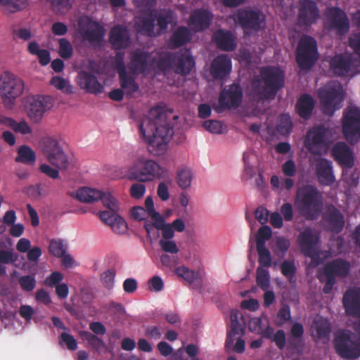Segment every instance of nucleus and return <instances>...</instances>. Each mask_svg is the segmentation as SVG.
<instances>
[{"mask_svg": "<svg viewBox=\"0 0 360 360\" xmlns=\"http://www.w3.org/2000/svg\"><path fill=\"white\" fill-rule=\"evenodd\" d=\"M167 116L165 106L158 105L150 108L148 115L139 124L140 136L153 155H161L167 151L168 143L174 134Z\"/></svg>", "mask_w": 360, "mask_h": 360, "instance_id": "nucleus-1", "label": "nucleus"}, {"mask_svg": "<svg viewBox=\"0 0 360 360\" xmlns=\"http://www.w3.org/2000/svg\"><path fill=\"white\" fill-rule=\"evenodd\" d=\"M77 198L83 202L91 203L101 200L103 205L109 210L101 212L99 218L108 225L113 232L123 234L127 232L128 226L125 220L117 214L118 210L117 200L109 193L88 187L81 188L77 191Z\"/></svg>", "mask_w": 360, "mask_h": 360, "instance_id": "nucleus-2", "label": "nucleus"}, {"mask_svg": "<svg viewBox=\"0 0 360 360\" xmlns=\"http://www.w3.org/2000/svg\"><path fill=\"white\" fill-rule=\"evenodd\" d=\"M323 205L322 193L315 186L307 184L297 190L294 206L306 220H316L321 215Z\"/></svg>", "mask_w": 360, "mask_h": 360, "instance_id": "nucleus-3", "label": "nucleus"}, {"mask_svg": "<svg viewBox=\"0 0 360 360\" xmlns=\"http://www.w3.org/2000/svg\"><path fill=\"white\" fill-rule=\"evenodd\" d=\"M284 86V74L278 68L266 66L260 70L251 83L253 94L259 98H274Z\"/></svg>", "mask_w": 360, "mask_h": 360, "instance_id": "nucleus-4", "label": "nucleus"}, {"mask_svg": "<svg viewBox=\"0 0 360 360\" xmlns=\"http://www.w3.org/2000/svg\"><path fill=\"white\" fill-rule=\"evenodd\" d=\"M320 237L311 228H306L297 237V242L303 255L311 259L309 266L316 268L331 257L329 250L319 248Z\"/></svg>", "mask_w": 360, "mask_h": 360, "instance_id": "nucleus-5", "label": "nucleus"}, {"mask_svg": "<svg viewBox=\"0 0 360 360\" xmlns=\"http://www.w3.org/2000/svg\"><path fill=\"white\" fill-rule=\"evenodd\" d=\"M350 264L347 261L337 258L327 262L322 269L319 270L318 279L324 284L323 292H331L336 283V278L346 277L350 271Z\"/></svg>", "mask_w": 360, "mask_h": 360, "instance_id": "nucleus-6", "label": "nucleus"}, {"mask_svg": "<svg viewBox=\"0 0 360 360\" xmlns=\"http://www.w3.org/2000/svg\"><path fill=\"white\" fill-rule=\"evenodd\" d=\"M24 89V81L18 76L9 71L1 74L0 96L6 108L13 107L15 99L22 94Z\"/></svg>", "mask_w": 360, "mask_h": 360, "instance_id": "nucleus-7", "label": "nucleus"}, {"mask_svg": "<svg viewBox=\"0 0 360 360\" xmlns=\"http://www.w3.org/2000/svg\"><path fill=\"white\" fill-rule=\"evenodd\" d=\"M319 96L323 114L333 115L342 106L344 100L342 86L339 82H332L319 89Z\"/></svg>", "mask_w": 360, "mask_h": 360, "instance_id": "nucleus-8", "label": "nucleus"}, {"mask_svg": "<svg viewBox=\"0 0 360 360\" xmlns=\"http://www.w3.org/2000/svg\"><path fill=\"white\" fill-rule=\"evenodd\" d=\"M265 20V15L259 9L250 7L238 9L234 15L235 22L246 34L259 31L264 27Z\"/></svg>", "mask_w": 360, "mask_h": 360, "instance_id": "nucleus-9", "label": "nucleus"}, {"mask_svg": "<svg viewBox=\"0 0 360 360\" xmlns=\"http://www.w3.org/2000/svg\"><path fill=\"white\" fill-rule=\"evenodd\" d=\"M318 56L316 40L310 36H303L296 49L295 60L297 65L302 70H309L316 63Z\"/></svg>", "mask_w": 360, "mask_h": 360, "instance_id": "nucleus-10", "label": "nucleus"}, {"mask_svg": "<svg viewBox=\"0 0 360 360\" xmlns=\"http://www.w3.org/2000/svg\"><path fill=\"white\" fill-rule=\"evenodd\" d=\"M334 345L336 352L342 358L356 359L360 356V338L349 330L338 333Z\"/></svg>", "mask_w": 360, "mask_h": 360, "instance_id": "nucleus-11", "label": "nucleus"}, {"mask_svg": "<svg viewBox=\"0 0 360 360\" xmlns=\"http://www.w3.org/2000/svg\"><path fill=\"white\" fill-rule=\"evenodd\" d=\"M332 133L323 125L314 126L307 132L304 139L305 148L314 155H320L322 150L327 147Z\"/></svg>", "mask_w": 360, "mask_h": 360, "instance_id": "nucleus-12", "label": "nucleus"}, {"mask_svg": "<svg viewBox=\"0 0 360 360\" xmlns=\"http://www.w3.org/2000/svg\"><path fill=\"white\" fill-rule=\"evenodd\" d=\"M40 147L43 154L52 165L60 170L68 168V157L56 139L49 136L44 137L40 141Z\"/></svg>", "mask_w": 360, "mask_h": 360, "instance_id": "nucleus-13", "label": "nucleus"}, {"mask_svg": "<svg viewBox=\"0 0 360 360\" xmlns=\"http://www.w3.org/2000/svg\"><path fill=\"white\" fill-rule=\"evenodd\" d=\"M53 99L49 96H29L25 101V109L30 120L36 124L41 122L44 114L53 107Z\"/></svg>", "mask_w": 360, "mask_h": 360, "instance_id": "nucleus-14", "label": "nucleus"}, {"mask_svg": "<svg viewBox=\"0 0 360 360\" xmlns=\"http://www.w3.org/2000/svg\"><path fill=\"white\" fill-rule=\"evenodd\" d=\"M162 174L161 167L153 160L137 161L129 169L128 179L139 181H150L160 178Z\"/></svg>", "mask_w": 360, "mask_h": 360, "instance_id": "nucleus-15", "label": "nucleus"}, {"mask_svg": "<svg viewBox=\"0 0 360 360\" xmlns=\"http://www.w3.org/2000/svg\"><path fill=\"white\" fill-rule=\"evenodd\" d=\"M155 63L153 52L136 49L130 53L129 69L135 75L150 74L154 70Z\"/></svg>", "mask_w": 360, "mask_h": 360, "instance_id": "nucleus-16", "label": "nucleus"}, {"mask_svg": "<svg viewBox=\"0 0 360 360\" xmlns=\"http://www.w3.org/2000/svg\"><path fill=\"white\" fill-rule=\"evenodd\" d=\"M79 31L82 39L91 46L98 47L102 44L105 29L98 22L90 18L80 19L78 22Z\"/></svg>", "mask_w": 360, "mask_h": 360, "instance_id": "nucleus-17", "label": "nucleus"}, {"mask_svg": "<svg viewBox=\"0 0 360 360\" xmlns=\"http://www.w3.org/2000/svg\"><path fill=\"white\" fill-rule=\"evenodd\" d=\"M243 100V89L239 84L233 83L223 88L219 96L217 112L235 109L239 107Z\"/></svg>", "mask_w": 360, "mask_h": 360, "instance_id": "nucleus-18", "label": "nucleus"}, {"mask_svg": "<svg viewBox=\"0 0 360 360\" xmlns=\"http://www.w3.org/2000/svg\"><path fill=\"white\" fill-rule=\"evenodd\" d=\"M342 132L350 144H354L360 140V110L359 108H352L344 115Z\"/></svg>", "mask_w": 360, "mask_h": 360, "instance_id": "nucleus-19", "label": "nucleus"}, {"mask_svg": "<svg viewBox=\"0 0 360 360\" xmlns=\"http://www.w3.org/2000/svg\"><path fill=\"white\" fill-rule=\"evenodd\" d=\"M315 174L319 184L323 186H330L335 181L333 162L323 158L316 160Z\"/></svg>", "mask_w": 360, "mask_h": 360, "instance_id": "nucleus-20", "label": "nucleus"}, {"mask_svg": "<svg viewBox=\"0 0 360 360\" xmlns=\"http://www.w3.org/2000/svg\"><path fill=\"white\" fill-rule=\"evenodd\" d=\"M231 69V58L226 54H220L211 63L210 71L214 79L222 80L230 75Z\"/></svg>", "mask_w": 360, "mask_h": 360, "instance_id": "nucleus-21", "label": "nucleus"}, {"mask_svg": "<svg viewBox=\"0 0 360 360\" xmlns=\"http://www.w3.org/2000/svg\"><path fill=\"white\" fill-rule=\"evenodd\" d=\"M342 305L347 316L360 319V288L348 289L343 295Z\"/></svg>", "mask_w": 360, "mask_h": 360, "instance_id": "nucleus-22", "label": "nucleus"}, {"mask_svg": "<svg viewBox=\"0 0 360 360\" xmlns=\"http://www.w3.org/2000/svg\"><path fill=\"white\" fill-rule=\"evenodd\" d=\"M331 154L334 160L343 168L350 169L354 165L352 150L345 142H338L332 148Z\"/></svg>", "mask_w": 360, "mask_h": 360, "instance_id": "nucleus-23", "label": "nucleus"}, {"mask_svg": "<svg viewBox=\"0 0 360 360\" xmlns=\"http://www.w3.org/2000/svg\"><path fill=\"white\" fill-rule=\"evenodd\" d=\"M330 29H334L340 34H345L349 30V21L346 13L338 7H331L328 9Z\"/></svg>", "mask_w": 360, "mask_h": 360, "instance_id": "nucleus-24", "label": "nucleus"}, {"mask_svg": "<svg viewBox=\"0 0 360 360\" xmlns=\"http://www.w3.org/2000/svg\"><path fill=\"white\" fill-rule=\"evenodd\" d=\"M155 63L153 72L159 74H167L172 70H174L176 53L166 51H157L154 54Z\"/></svg>", "mask_w": 360, "mask_h": 360, "instance_id": "nucleus-25", "label": "nucleus"}, {"mask_svg": "<svg viewBox=\"0 0 360 360\" xmlns=\"http://www.w3.org/2000/svg\"><path fill=\"white\" fill-rule=\"evenodd\" d=\"M212 20V13L206 9H196L190 15L188 24L195 32H202L209 27Z\"/></svg>", "mask_w": 360, "mask_h": 360, "instance_id": "nucleus-26", "label": "nucleus"}, {"mask_svg": "<svg viewBox=\"0 0 360 360\" xmlns=\"http://www.w3.org/2000/svg\"><path fill=\"white\" fill-rule=\"evenodd\" d=\"M109 41L115 50L127 49L130 45V36L126 27L118 25L110 31Z\"/></svg>", "mask_w": 360, "mask_h": 360, "instance_id": "nucleus-27", "label": "nucleus"}, {"mask_svg": "<svg viewBox=\"0 0 360 360\" xmlns=\"http://www.w3.org/2000/svg\"><path fill=\"white\" fill-rule=\"evenodd\" d=\"M231 325L230 330L227 333L226 346L233 344L236 335L243 336L245 332V321L243 317L238 310H232L230 315Z\"/></svg>", "mask_w": 360, "mask_h": 360, "instance_id": "nucleus-28", "label": "nucleus"}, {"mask_svg": "<svg viewBox=\"0 0 360 360\" xmlns=\"http://www.w3.org/2000/svg\"><path fill=\"white\" fill-rule=\"evenodd\" d=\"M319 17L316 4L311 0H304L299 10L298 20L304 25H310Z\"/></svg>", "mask_w": 360, "mask_h": 360, "instance_id": "nucleus-29", "label": "nucleus"}, {"mask_svg": "<svg viewBox=\"0 0 360 360\" xmlns=\"http://www.w3.org/2000/svg\"><path fill=\"white\" fill-rule=\"evenodd\" d=\"M352 65V60L349 56L339 53L335 55L329 62L330 70L338 77L347 76Z\"/></svg>", "mask_w": 360, "mask_h": 360, "instance_id": "nucleus-30", "label": "nucleus"}, {"mask_svg": "<svg viewBox=\"0 0 360 360\" xmlns=\"http://www.w3.org/2000/svg\"><path fill=\"white\" fill-rule=\"evenodd\" d=\"M212 41L219 49L225 51H232L237 46L235 37L229 30L220 29L216 31L213 34Z\"/></svg>", "mask_w": 360, "mask_h": 360, "instance_id": "nucleus-31", "label": "nucleus"}, {"mask_svg": "<svg viewBox=\"0 0 360 360\" xmlns=\"http://www.w3.org/2000/svg\"><path fill=\"white\" fill-rule=\"evenodd\" d=\"M79 84L82 89L91 94H98L103 91V86L97 77L88 72H81L79 74Z\"/></svg>", "mask_w": 360, "mask_h": 360, "instance_id": "nucleus-32", "label": "nucleus"}, {"mask_svg": "<svg viewBox=\"0 0 360 360\" xmlns=\"http://www.w3.org/2000/svg\"><path fill=\"white\" fill-rule=\"evenodd\" d=\"M330 230L335 233H340L345 226V218L341 212L332 206L327 210L325 216Z\"/></svg>", "mask_w": 360, "mask_h": 360, "instance_id": "nucleus-33", "label": "nucleus"}, {"mask_svg": "<svg viewBox=\"0 0 360 360\" xmlns=\"http://www.w3.org/2000/svg\"><path fill=\"white\" fill-rule=\"evenodd\" d=\"M194 66V59L188 50L181 53H176V59L174 70L176 74L187 75L190 74Z\"/></svg>", "mask_w": 360, "mask_h": 360, "instance_id": "nucleus-34", "label": "nucleus"}, {"mask_svg": "<svg viewBox=\"0 0 360 360\" xmlns=\"http://www.w3.org/2000/svg\"><path fill=\"white\" fill-rule=\"evenodd\" d=\"M315 106V102L313 97L309 94H304L300 96L295 105V110L297 115L304 119L308 120L312 115Z\"/></svg>", "mask_w": 360, "mask_h": 360, "instance_id": "nucleus-35", "label": "nucleus"}, {"mask_svg": "<svg viewBox=\"0 0 360 360\" xmlns=\"http://www.w3.org/2000/svg\"><path fill=\"white\" fill-rule=\"evenodd\" d=\"M191 39L190 30L184 26H180L174 31L168 42L170 49H178L186 44Z\"/></svg>", "mask_w": 360, "mask_h": 360, "instance_id": "nucleus-36", "label": "nucleus"}, {"mask_svg": "<svg viewBox=\"0 0 360 360\" xmlns=\"http://www.w3.org/2000/svg\"><path fill=\"white\" fill-rule=\"evenodd\" d=\"M311 329L318 339L328 340L331 332L330 324L323 317L316 319L312 324Z\"/></svg>", "mask_w": 360, "mask_h": 360, "instance_id": "nucleus-37", "label": "nucleus"}, {"mask_svg": "<svg viewBox=\"0 0 360 360\" xmlns=\"http://www.w3.org/2000/svg\"><path fill=\"white\" fill-rule=\"evenodd\" d=\"M18 155L15 158L16 162L33 165L36 162V153L28 146L22 145L17 150Z\"/></svg>", "mask_w": 360, "mask_h": 360, "instance_id": "nucleus-38", "label": "nucleus"}, {"mask_svg": "<svg viewBox=\"0 0 360 360\" xmlns=\"http://www.w3.org/2000/svg\"><path fill=\"white\" fill-rule=\"evenodd\" d=\"M155 18L152 13L148 14L147 16L139 18L136 24L139 32L152 37L154 35Z\"/></svg>", "mask_w": 360, "mask_h": 360, "instance_id": "nucleus-39", "label": "nucleus"}, {"mask_svg": "<svg viewBox=\"0 0 360 360\" xmlns=\"http://www.w3.org/2000/svg\"><path fill=\"white\" fill-rule=\"evenodd\" d=\"M27 6V0H0V7L5 8L9 13L22 11Z\"/></svg>", "mask_w": 360, "mask_h": 360, "instance_id": "nucleus-40", "label": "nucleus"}, {"mask_svg": "<svg viewBox=\"0 0 360 360\" xmlns=\"http://www.w3.org/2000/svg\"><path fill=\"white\" fill-rule=\"evenodd\" d=\"M258 254L259 266L264 269L269 268L272 264V257L271 252L266 245L256 246Z\"/></svg>", "mask_w": 360, "mask_h": 360, "instance_id": "nucleus-41", "label": "nucleus"}, {"mask_svg": "<svg viewBox=\"0 0 360 360\" xmlns=\"http://www.w3.org/2000/svg\"><path fill=\"white\" fill-rule=\"evenodd\" d=\"M292 339H289V344L293 347L297 349L298 344H303L302 336L304 334V327L300 323H294L290 329Z\"/></svg>", "mask_w": 360, "mask_h": 360, "instance_id": "nucleus-42", "label": "nucleus"}, {"mask_svg": "<svg viewBox=\"0 0 360 360\" xmlns=\"http://www.w3.org/2000/svg\"><path fill=\"white\" fill-rule=\"evenodd\" d=\"M193 179V173L188 167H183L177 172L176 181L182 189L188 188Z\"/></svg>", "mask_w": 360, "mask_h": 360, "instance_id": "nucleus-43", "label": "nucleus"}, {"mask_svg": "<svg viewBox=\"0 0 360 360\" xmlns=\"http://www.w3.org/2000/svg\"><path fill=\"white\" fill-rule=\"evenodd\" d=\"M175 274L188 281L189 283H193L195 281L200 278L201 274L199 271H195L189 269L185 266H181L175 269Z\"/></svg>", "mask_w": 360, "mask_h": 360, "instance_id": "nucleus-44", "label": "nucleus"}, {"mask_svg": "<svg viewBox=\"0 0 360 360\" xmlns=\"http://www.w3.org/2000/svg\"><path fill=\"white\" fill-rule=\"evenodd\" d=\"M155 228L162 231L163 240H170L174 236V231L170 224H166L162 216L155 220Z\"/></svg>", "mask_w": 360, "mask_h": 360, "instance_id": "nucleus-45", "label": "nucleus"}, {"mask_svg": "<svg viewBox=\"0 0 360 360\" xmlns=\"http://www.w3.org/2000/svg\"><path fill=\"white\" fill-rule=\"evenodd\" d=\"M79 334L80 338L84 341H86L89 347L94 349H99L104 345L103 341L101 338L89 331L82 330Z\"/></svg>", "mask_w": 360, "mask_h": 360, "instance_id": "nucleus-46", "label": "nucleus"}, {"mask_svg": "<svg viewBox=\"0 0 360 360\" xmlns=\"http://www.w3.org/2000/svg\"><path fill=\"white\" fill-rule=\"evenodd\" d=\"M256 282L262 290H268L270 285V275L267 269L257 267L256 270Z\"/></svg>", "mask_w": 360, "mask_h": 360, "instance_id": "nucleus-47", "label": "nucleus"}, {"mask_svg": "<svg viewBox=\"0 0 360 360\" xmlns=\"http://www.w3.org/2000/svg\"><path fill=\"white\" fill-rule=\"evenodd\" d=\"M120 82L122 89L127 95H131L139 90V84L136 82L135 79L131 76H126L121 79Z\"/></svg>", "mask_w": 360, "mask_h": 360, "instance_id": "nucleus-48", "label": "nucleus"}, {"mask_svg": "<svg viewBox=\"0 0 360 360\" xmlns=\"http://www.w3.org/2000/svg\"><path fill=\"white\" fill-rule=\"evenodd\" d=\"M282 274L286 277L289 282L295 281L296 266L293 261L284 260L281 265Z\"/></svg>", "mask_w": 360, "mask_h": 360, "instance_id": "nucleus-49", "label": "nucleus"}, {"mask_svg": "<svg viewBox=\"0 0 360 360\" xmlns=\"http://www.w3.org/2000/svg\"><path fill=\"white\" fill-rule=\"evenodd\" d=\"M15 260L12 250H0V276L6 274V267L3 264H12Z\"/></svg>", "mask_w": 360, "mask_h": 360, "instance_id": "nucleus-50", "label": "nucleus"}, {"mask_svg": "<svg viewBox=\"0 0 360 360\" xmlns=\"http://www.w3.org/2000/svg\"><path fill=\"white\" fill-rule=\"evenodd\" d=\"M272 236V230L270 226L264 224L258 230L256 236V246H264L266 240H269Z\"/></svg>", "mask_w": 360, "mask_h": 360, "instance_id": "nucleus-51", "label": "nucleus"}, {"mask_svg": "<svg viewBox=\"0 0 360 360\" xmlns=\"http://www.w3.org/2000/svg\"><path fill=\"white\" fill-rule=\"evenodd\" d=\"M49 252L56 257H61L66 252V248L61 240H51L49 247Z\"/></svg>", "mask_w": 360, "mask_h": 360, "instance_id": "nucleus-52", "label": "nucleus"}, {"mask_svg": "<svg viewBox=\"0 0 360 360\" xmlns=\"http://www.w3.org/2000/svg\"><path fill=\"white\" fill-rule=\"evenodd\" d=\"M73 49L70 42L65 39L62 38L59 39V54L64 58L68 59L72 55Z\"/></svg>", "mask_w": 360, "mask_h": 360, "instance_id": "nucleus-53", "label": "nucleus"}, {"mask_svg": "<svg viewBox=\"0 0 360 360\" xmlns=\"http://www.w3.org/2000/svg\"><path fill=\"white\" fill-rule=\"evenodd\" d=\"M290 245V240L284 236H279L276 238L275 244V252L276 255L284 256L288 252Z\"/></svg>", "mask_w": 360, "mask_h": 360, "instance_id": "nucleus-54", "label": "nucleus"}, {"mask_svg": "<svg viewBox=\"0 0 360 360\" xmlns=\"http://www.w3.org/2000/svg\"><path fill=\"white\" fill-rule=\"evenodd\" d=\"M291 319L290 309L288 304H284L277 313L276 325L281 326Z\"/></svg>", "mask_w": 360, "mask_h": 360, "instance_id": "nucleus-55", "label": "nucleus"}, {"mask_svg": "<svg viewBox=\"0 0 360 360\" xmlns=\"http://www.w3.org/2000/svg\"><path fill=\"white\" fill-rule=\"evenodd\" d=\"M50 84L56 89L63 91L67 94H71L72 92V88L68 84L67 80L59 76L53 77Z\"/></svg>", "mask_w": 360, "mask_h": 360, "instance_id": "nucleus-56", "label": "nucleus"}, {"mask_svg": "<svg viewBox=\"0 0 360 360\" xmlns=\"http://www.w3.org/2000/svg\"><path fill=\"white\" fill-rule=\"evenodd\" d=\"M157 25L160 31L167 28L168 25L172 21V12L170 11L162 12L156 17Z\"/></svg>", "mask_w": 360, "mask_h": 360, "instance_id": "nucleus-57", "label": "nucleus"}, {"mask_svg": "<svg viewBox=\"0 0 360 360\" xmlns=\"http://www.w3.org/2000/svg\"><path fill=\"white\" fill-rule=\"evenodd\" d=\"M18 283L21 288L26 292L32 291L36 286V280L34 276L30 275L21 276Z\"/></svg>", "mask_w": 360, "mask_h": 360, "instance_id": "nucleus-58", "label": "nucleus"}, {"mask_svg": "<svg viewBox=\"0 0 360 360\" xmlns=\"http://www.w3.org/2000/svg\"><path fill=\"white\" fill-rule=\"evenodd\" d=\"M202 127L212 134H221L222 132V124L218 120H206L203 122Z\"/></svg>", "mask_w": 360, "mask_h": 360, "instance_id": "nucleus-59", "label": "nucleus"}, {"mask_svg": "<svg viewBox=\"0 0 360 360\" xmlns=\"http://www.w3.org/2000/svg\"><path fill=\"white\" fill-rule=\"evenodd\" d=\"M159 245L162 249L165 252L171 253V254H176L179 252V250L174 240H163L160 239L159 241Z\"/></svg>", "mask_w": 360, "mask_h": 360, "instance_id": "nucleus-60", "label": "nucleus"}, {"mask_svg": "<svg viewBox=\"0 0 360 360\" xmlns=\"http://www.w3.org/2000/svg\"><path fill=\"white\" fill-rule=\"evenodd\" d=\"M248 156L249 155L247 153H243V159L245 164V168L243 176L245 180L252 179L255 174L254 167L251 165L248 161Z\"/></svg>", "mask_w": 360, "mask_h": 360, "instance_id": "nucleus-61", "label": "nucleus"}, {"mask_svg": "<svg viewBox=\"0 0 360 360\" xmlns=\"http://www.w3.org/2000/svg\"><path fill=\"white\" fill-rule=\"evenodd\" d=\"M63 279V275L62 273L59 271H53L45 279L44 284L49 287L56 286L60 284V282Z\"/></svg>", "mask_w": 360, "mask_h": 360, "instance_id": "nucleus-62", "label": "nucleus"}, {"mask_svg": "<svg viewBox=\"0 0 360 360\" xmlns=\"http://www.w3.org/2000/svg\"><path fill=\"white\" fill-rule=\"evenodd\" d=\"M115 277V271L109 269L101 274V278L105 286L110 289L114 285Z\"/></svg>", "mask_w": 360, "mask_h": 360, "instance_id": "nucleus-63", "label": "nucleus"}, {"mask_svg": "<svg viewBox=\"0 0 360 360\" xmlns=\"http://www.w3.org/2000/svg\"><path fill=\"white\" fill-rule=\"evenodd\" d=\"M282 172L286 176H294L297 172V168L295 162L292 159L288 160L282 165Z\"/></svg>", "mask_w": 360, "mask_h": 360, "instance_id": "nucleus-64", "label": "nucleus"}]
</instances>
